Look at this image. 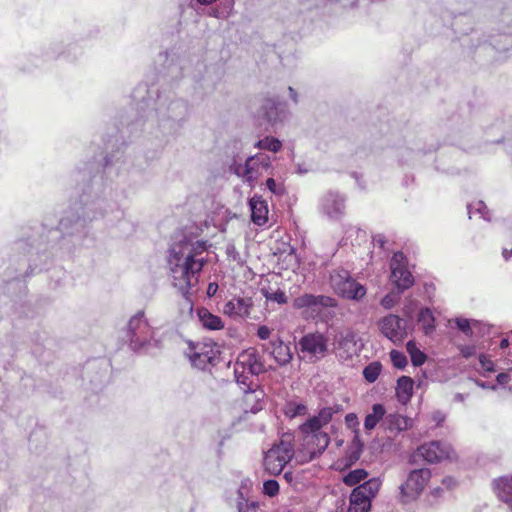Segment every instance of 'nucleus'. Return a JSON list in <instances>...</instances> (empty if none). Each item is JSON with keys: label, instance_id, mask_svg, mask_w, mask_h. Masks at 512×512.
<instances>
[{"label": "nucleus", "instance_id": "obj_19", "mask_svg": "<svg viewBox=\"0 0 512 512\" xmlns=\"http://www.w3.org/2000/svg\"><path fill=\"white\" fill-rule=\"evenodd\" d=\"M494 491L501 501L512 506V476L495 479Z\"/></svg>", "mask_w": 512, "mask_h": 512}, {"label": "nucleus", "instance_id": "obj_7", "mask_svg": "<svg viewBox=\"0 0 512 512\" xmlns=\"http://www.w3.org/2000/svg\"><path fill=\"white\" fill-rule=\"evenodd\" d=\"M391 279L400 291L414 285V277L407 268V259L403 252L394 253L391 263Z\"/></svg>", "mask_w": 512, "mask_h": 512}, {"label": "nucleus", "instance_id": "obj_1", "mask_svg": "<svg viewBox=\"0 0 512 512\" xmlns=\"http://www.w3.org/2000/svg\"><path fill=\"white\" fill-rule=\"evenodd\" d=\"M206 265L205 259H197L196 252L184 255L175 247L169 249L167 266L172 285L184 298L188 299L192 290L198 285L201 272Z\"/></svg>", "mask_w": 512, "mask_h": 512}, {"label": "nucleus", "instance_id": "obj_5", "mask_svg": "<svg viewBox=\"0 0 512 512\" xmlns=\"http://www.w3.org/2000/svg\"><path fill=\"white\" fill-rule=\"evenodd\" d=\"M265 371L264 364L257 350L250 348L239 354L234 367V373L237 382L245 384L246 377L244 374L248 372L251 375H259Z\"/></svg>", "mask_w": 512, "mask_h": 512}, {"label": "nucleus", "instance_id": "obj_38", "mask_svg": "<svg viewBox=\"0 0 512 512\" xmlns=\"http://www.w3.org/2000/svg\"><path fill=\"white\" fill-rule=\"evenodd\" d=\"M317 420L324 426L331 421L332 418V409L331 408H323L320 410L317 416H315Z\"/></svg>", "mask_w": 512, "mask_h": 512}, {"label": "nucleus", "instance_id": "obj_28", "mask_svg": "<svg viewBox=\"0 0 512 512\" xmlns=\"http://www.w3.org/2000/svg\"><path fill=\"white\" fill-rule=\"evenodd\" d=\"M322 427L323 425L320 423V421L317 420L315 416H313L302 425H300L299 429L304 435V441H309V436H311V434L321 432Z\"/></svg>", "mask_w": 512, "mask_h": 512}, {"label": "nucleus", "instance_id": "obj_42", "mask_svg": "<svg viewBox=\"0 0 512 512\" xmlns=\"http://www.w3.org/2000/svg\"><path fill=\"white\" fill-rule=\"evenodd\" d=\"M460 352L464 358L468 359L476 354V348L471 345H463L460 347Z\"/></svg>", "mask_w": 512, "mask_h": 512}, {"label": "nucleus", "instance_id": "obj_20", "mask_svg": "<svg viewBox=\"0 0 512 512\" xmlns=\"http://www.w3.org/2000/svg\"><path fill=\"white\" fill-rule=\"evenodd\" d=\"M197 315L201 325L208 330H221L224 328V323L218 315L212 314L207 308H200Z\"/></svg>", "mask_w": 512, "mask_h": 512}, {"label": "nucleus", "instance_id": "obj_43", "mask_svg": "<svg viewBox=\"0 0 512 512\" xmlns=\"http://www.w3.org/2000/svg\"><path fill=\"white\" fill-rule=\"evenodd\" d=\"M395 303L396 299L392 294H387L381 300V305L386 309L392 308L395 305Z\"/></svg>", "mask_w": 512, "mask_h": 512}, {"label": "nucleus", "instance_id": "obj_2", "mask_svg": "<svg viewBox=\"0 0 512 512\" xmlns=\"http://www.w3.org/2000/svg\"><path fill=\"white\" fill-rule=\"evenodd\" d=\"M293 456L294 446L290 437H283L279 443L274 444L266 452L264 457L265 470L272 475H278L291 461Z\"/></svg>", "mask_w": 512, "mask_h": 512}, {"label": "nucleus", "instance_id": "obj_8", "mask_svg": "<svg viewBox=\"0 0 512 512\" xmlns=\"http://www.w3.org/2000/svg\"><path fill=\"white\" fill-rule=\"evenodd\" d=\"M298 345L304 357L307 356L310 360L319 359L327 352L328 339L319 332L308 333L299 340Z\"/></svg>", "mask_w": 512, "mask_h": 512}, {"label": "nucleus", "instance_id": "obj_34", "mask_svg": "<svg viewBox=\"0 0 512 512\" xmlns=\"http://www.w3.org/2000/svg\"><path fill=\"white\" fill-rule=\"evenodd\" d=\"M370 508V504L353 499V496H350V505L347 512H369Z\"/></svg>", "mask_w": 512, "mask_h": 512}, {"label": "nucleus", "instance_id": "obj_27", "mask_svg": "<svg viewBox=\"0 0 512 512\" xmlns=\"http://www.w3.org/2000/svg\"><path fill=\"white\" fill-rule=\"evenodd\" d=\"M307 406L297 401H288L284 406V414L289 418H295L297 416H304L307 414Z\"/></svg>", "mask_w": 512, "mask_h": 512}, {"label": "nucleus", "instance_id": "obj_18", "mask_svg": "<svg viewBox=\"0 0 512 512\" xmlns=\"http://www.w3.org/2000/svg\"><path fill=\"white\" fill-rule=\"evenodd\" d=\"M331 301L330 297L312 294H303L293 300V307L295 309L313 308L319 306H328Z\"/></svg>", "mask_w": 512, "mask_h": 512}, {"label": "nucleus", "instance_id": "obj_32", "mask_svg": "<svg viewBox=\"0 0 512 512\" xmlns=\"http://www.w3.org/2000/svg\"><path fill=\"white\" fill-rule=\"evenodd\" d=\"M264 109L266 110L264 112V118L268 122H275L277 119V103L273 100L268 99L266 100Z\"/></svg>", "mask_w": 512, "mask_h": 512}, {"label": "nucleus", "instance_id": "obj_6", "mask_svg": "<svg viewBox=\"0 0 512 512\" xmlns=\"http://www.w3.org/2000/svg\"><path fill=\"white\" fill-rule=\"evenodd\" d=\"M187 355L193 366L204 369L209 364H214L219 355V349L213 342L190 343Z\"/></svg>", "mask_w": 512, "mask_h": 512}, {"label": "nucleus", "instance_id": "obj_44", "mask_svg": "<svg viewBox=\"0 0 512 512\" xmlns=\"http://www.w3.org/2000/svg\"><path fill=\"white\" fill-rule=\"evenodd\" d=\"M345 422L348 427H357L359 425L358 418L355 413H348L345 416Z\"/></svg>", "mask_w": 512, "mask_h": 512}, {"label": "nucleus", "instance_id": "obj_15", "mask_svg": "<svg viewBox=\"0 0 512 512\" xmlns=\"http://www.w3.org/2000/svg\"><path fill=\"white\" fill-rule=\"evenodd\" d=\"M381 487L379 478H371L355 487L350 496L371 505V500L377 495Z\"/></svg>", "mask_w": 512, "mask_h": 512}, {"label": "nucleus", "instance_id": "obj_37", "mask_svg": "<svg viewBox=\"0 0 512 512\" xmlns=\"http://www.w3.org/2000/svg\"><path fill=\"white\" fill-rule=\"evenodd\" d=\"M456 325L459 330H461L465 335L471 336L472 335V329L471 325L468 319L465 318H457L456 319Z\"/></svg>", "mask_w": 512, "mask_h": 512}, {"label": "nucleus", "instance_id": "obj_21", "mask_svg": "<svg viewBox=\"0 0 512 512\" xmlns=\"http://www.w3.org/2000/svg\"><path fill=\"white\" fill-rule=\"evenodd\" d=\"M386 429L390 431H405L412 425L411 419L398 413L389 414L385 418Z\"/></svg>", "mask_w": 512, "mask_h": 512}, {"label": "nucleus", "instance_id": "obj_10", "mask_svg": "<svg viewBox=\"0 0 512 512\" xmlns=\"http://www.w3.org/2000/svg\"><path fill=\"white\" fill-rule=\"evenodd\" d=\"M453 450L441 441H430L417 448V455L429 463H438L451 458Z\"/></svg>", "mask_w": 512, "mask_h": 512}, {"label": "nucleus", "instance_id": "obj_51", "mask_svg": "<svg viewBox=\"0 0 512 512\" xmlns=\"http://www.w3.org/2000/svg\"><path fill=\"white\" fill-rule=\"evenodd\" d=\"M289 90H290L291 93L294 92L293 88H291V87H289Z\"/></svg>", "mask_w": 512, "mask_h": 512}, {"label": "nucleus", "instance_id": "obj_47", "mask_svg": "<svg viewBox=\"0 0 512 512\" xmlns=\"http://www.w3.org/2000/svg\"><path fill=\"white\" fill-rule=\"evenodd\" d=\"M499 346H500L501 349H506L509 346V340L507 338H503L500 341Z\"/></svg>", "mask_w": 512, "mask_h": 512}, {"label": "nucleus", "instance_id": "obj_17", "mask_svg": "<svg viewBox=\"0 0 512 512\" xmlns=\"http://www.w3.org/2000/svg\"><path fill=\"white\" fill-rule=\"evenodd\" d=\"M414 381L409 376H401L397 379L395 394L399 403L406 405L413 396Z\"/></svg>", "mask_w": 512, "mask_h": 512}, {"label": "nucleus", "instance_id": "obj_30", "mask_svg": "<svg viewBox=\"0 0 512 512\" xmlns=\"http://www.w3.org/2000/svg\"><path fill=\"white\" fill-rule=\"evenodd\" d=\"M368 476V472L364 469H355L347 473L343 477V482L347 486H356Z\"/></svg>", "mask_w": 512, "mask_h": 512}, {"label": "nucleus", "instance_id": "obj_36", "mask_svg": "<svg viewBox=\"0 0 512 512\" xmlns=\"http://www.w3.org/2000/svg\"><path fill=\"white\" fill-rule=\"evenodd\" d=\"M479 362H480L482 369L485 372H494L495 371V364L490 356H488L486 354H480Z\"/></svg>", "mask_w": 512, "mask_h": 512}, {"label": "nucleus", "instance_id": "obj_48", "mask_svg": "<svg viewBox=\"0 0 512 512\" xmlns=\"http://www.w3.org/2000/svg\"><path fill=\"white\" fill-rule=\"evenodd\" d=\"M502 254H503L504 258L506 260H508L510 258V256L512 255V251H508L507 249H504Z\"/></svg>", "mask_w": 512, "mask_h": 512}, {"label": "nucleus", "instance_id": "obj_35", "mask_svg": "<svg viewBox=\"0 0 512 512\" xmlns=\"http://www.w3.org/2000/svg\"><path fill=\"white\" fill-rule=\"evenodd\" d=\"M264 494L273 497L279 493V484L276 480H267L263 484Z\"/></svg>", "mask_w": 512, "mask_h": 512}, {"label": "nucleus", "instance_id": "obj_12", "mask_svg": "<svg viewBox=\"0 0 512 512\" xmlns=\"http://www.w3.org/2000/svg\"><path fill=\"white\" fill-rule=\"evenodd\" d=\"M262 348L280 366L289 364L293 358L289 344L285 343L280 337L273 338L269 343L263 344Z\"/></svg>", "mask_w": 512, "mask_h": 512}, {"label": "nucleus", "instance_id": "obj_23", "mask_svg": "<svg viewBox=\"0 0 512 512\" xmlns=\"http://www.w3.org/2000/svg\"><path fill=\"white\" fill-rule=\"evenodd\" d=\"M386 409L382 404H374L372 406V413L366 415L364 420V427L366 430L374 429L377 424L384 418Z\"/></svg>", "mask_w": 512, "mask_h": 512}, {"label": "nucleus", "instance_id": "obj_45", "mask_svg": "<svg viewBox=\"0 0 512 512\" xmlns=\"http://www.w3.org/2000/svg\"><path fill=\"white\" fill-rule=\"evenodd\" d=\"M496 380L499 384L505 385L508 384L510 381V376L507 373H499L496 377Z\"/></svg>", "mask_w": 512, "mask_h": 512}, {"label": "nucleus", "instance_id": "obj_9", "mask_svg": "<svg viewBox=\"0 0 512 512\" xmlns=\"http://www.w3.org/2000/svg\"><path fill=\"white\" fill-rule=\"evenodd\" d=\"M128 330L130 342L134 344L135 347L142 346L144 343L149 342L152 337V328L144 318L143 311H139L129 320Z\"/></svg>", "mask_w": 512, "mask_h": 512}, {"label": "nucleus", "instance_id": "obj_40", "mask_svg": "<svg viewBox=\"0 0 512 512\" xmlns=\"http://www.w3.org/2000/svg\"><path fill=\"white\" fill-rule=\"evenodd\" d=\"M267 299L269 300H272L274 302H277L279 304H285L287 303V296L286 294L281 291V290H277L276 292L274 293H271L270 295L266 296Z\"/></svg>", "mask_w": 512, "mask_h": 512}, {"label": "nucleus", "instance_id": "obj_41", "mask_svg": "<svg viewBox=\"0 0 512 512\" xmlns=\"http://www.w3.org/2000/svg\"><path fill=\"white\" fill-rule=\"evenodd\" d=\"M272 334V329H270L268 326L266 325H261L258 327L257 329V336L258 338H260L261 340H267L270 338Z\"/></svg>", "mask_w": 512, "mask_h": 512}, {"label": "nucleus", "instance_id": "obj_31", "mask_svg": "<svg viewBox=\"0 0 512 512\" xmlns=\"http://www.w3.org/2000/svg\"><path fill=\"white\" fill-rule=\"evenodd\" d=\"M259 149L268 150L272 152H278L281 147L282 143L279 139L275 137H265L264 139L259 140L256 145Z\"/></svg>", "mask_w": 512, "mask_h": 512}, {"label": "nucleus", "instance_id": "obj_11", "mask_svg": "<svg viewBox=\"0 0 512 512\" xmlns=\"http://www.w3.org/2000/svg\"><path fill=\"white\" fill-rule=\"evenodd\" d=\"M253 306L251 297H233L224 304L222 311L234 320L245 319L250 316Z\"/></svg>", "mask_w": 512, "mask_h": 512}, {"label": "nucleus", "instance_id": "obj_4", "mask_svg": "<svg viewBox=\"0 0 512 512\" xmlns=\"http://www.w3.org/2000/svg\"><path fill=\"white\" fill-rule=\"evenodd\" d=\"M431 478L428 468L412 470L406 481L400 486L399 500L403 504L411 503L418 499Z\"/></svg>", "mask_w": 512, "mask_h": 512}, {"label": "nucleus", "instance_id": "obj_24", "mask_svg": "<svg viewBox=\"0 0 512 512\" xmlns=\"http://www.w3.org/2000/svg\"><path fill=\"white\" fill-rule=\"evenodd\" d=\"M263 391L261 390H249L246 391L243 401L246 404V408L252 412H257L262 409L261 400L263 398Z\"/></svg>", "mask_w": 512, "mask_h": 512}, {"label": "nucleus", "instance_id": "obj_13", "mask_svg": "<svg viewBox=\"0 0 512 512\" xmlns=\"http://www.w3.org/2000/svg\"><path fill=\"white\" fill-rule=\"evenodd\" d=\"M379 326L382 334L393 342L401 341L405 335L402 319L397 315L385 316Z\"/></svg>", "mask_w": 512, "mask_h": 512}, {"label": "nucleus", "instance_id": "obj_22", "mask_svg": "<svg viewBox=\"0 0 512 512\" xmlns=\"http://www.w3.org/2000/svg\"><path fill=\"white\" fill-rule=\"evenodd\" d=\"M329 442L330 438L328 434L322 431L311 434V436H309V441H305L307 445L314 446L310 449L311 454L323 452L329 445Z\"/></svg>", "mask_w": 512, "mask_h": 512}, {"label": "nucleus", "instance_id": "obj_46", "mask_svg": "<svg viewBox=\"0 0 512 512\" xmlns=\"http://www.w3.org/2000/svg\"><path fill=\"white\" fill-rule=\"evenodd\" d=\"M217 288H218L217 284H215V283H210V284L208 285V289H207V293H208V295H209V296L214 295V294H215V292H216V290H217Z\"/></svg>", "mask_w": 512, "mask_h": 512}, {"label": "nucleus", "instance_id": "obj_25", "mask_svg": "<svg viewBox=\"0 0 512 512\" xmlns=\"http://www.w3.org/2000/svg\"><path fill=\"white\" fill-rule=\"evenodd\" d=\"M418 321L422 324L424 333L426 335L432 333L435 329V319L432 311L429 308H423L418 315Z\"/></svg>", "mask_w": 512, "mask_h": 512}, {"label": "nucleus", "instance_id": "obj_26", "mask_svg": "<svg viewBox=\"0 0 512 512\" xmlns=\"http://www.w3.org/2000/svg\"><path fill=\"white\" fill-rule=\"evenodd\" d=\"M406 350L409 353L411 362L414 366L419 367L425 363L427 356L417 347L415 342L408 341L406 344Z\"/></svg>", "mask_w": 512, "mask_h": 512}, {"label": "nucleus", "instance_id": "obj_3", "mask_svg": "<svg viewBox=\"0 0 512 512\" xmlns=\"http://www.w3.org/2000/svg\"><path fill=\"white\" fill-rule=\"evenodd\" d=\"M330 285L334 292L348 300H360L366 295V288L352 278L345 269L333 270L330 274Z\"/></svg>", "mask_w": 512, "mask_h": 512}, {"label": "nucleus", "instance_id": "obj_33", "mask_svg": "<svg viewBox=\"0 0 512 512\" xmlns=\"http://www.w3.org/2000/svg\"><path fill=\"white\" fill-rule=\"evenodd\" d=\"M390 358L393 365L398 369H403L407 366V357L401 351L392 350L390 352Z\"/></svg>", "mask_w": 512, "mask_h": 512}, {"label": "nucleus", "instance_id": "obj_29", "mask_svg": "<svg viewBox=\"0 0 512 512\" xmlns=\"http://www.w3.org/2000/svg\"><path fill=\"white\" fill-rule=\"evenodd\" d=\"M382 364L379 361L369 363L363 369V377L368 383H374L382 372Z\"/></svg>", "mask_w": 512, "mask_h": 512}, {"label": "nucleus", "instance_id": "obj_16", "mask_svg": "<svg viewBox=\"0 0 512 512\" xmlns=\"http://www.w3.org/2000/svg\"><path fill=\"white\" fill-rule=\"evenodd\" d=\"M251 209V220L255 225L263 226L268 222V204L262 196L254 195L249 200Z\"/></svg>", "mask_w": 512, "mask_h": 512}, {"label": "nucleus", "instance_id": "obj_49", "mask_svg": "<svg viewBox=\"0 0 512 512\" xmlns=\"http://www.w3.org/2000/svg\"><path fill=\"white\" fill-rule=\"evenodd\" d=\"M199 3L201 4H204V5H208V4H212L213 2H215L216 0H197Z\"/></svg>", "mask_w": 512, "mask_h": 512}, {"label": "nucleus", "instance_id": "obj_14", "mask_svg": "<svg viewBox=\"0 0 512 512\" xmlns=\"http://www.w3.org/2000/svg\"><path fill=\"white\" fill-rule=\"evenodd\" d=\"M268 167V162H266L264 159H261L259 157H249L245 165H239L235 168V173L246 179V181L252 183L254 182L260 173L262 169H265Z\"/></svg>", "mask_w": 512, "mask_h": 512}, {"label": "nucleus", "instance_id": "obj_50", "mask_svg": "<svg viewBox=\"0 0 512 512\" xmlns=\"http://www.w3.org/2000/svg\"><path fill=\"white\" fill-rule=\"evenodd\" d=\"M201 249H202V250H205V249H206V247H205V244H204V243H203V245H201Z\"/></svg>", "mask_w": 512, "mask_h": 512}, {"label": "nucleus", "instance_id": "obj_39", "mask_svg": "<svg viewBox=\"0 0 512 512\" xmlns=\"http://www.w3.org/2000/svg\"><path fill=\"white\" fill-rule=\"evenodd\" d=\"M266 186L273 194L282 195L284 193L283 186L278 185L273 178L267 179Z\"/></svg>", "mask_w": 512, "mask_h": 512}]
</instances>
